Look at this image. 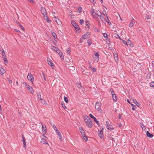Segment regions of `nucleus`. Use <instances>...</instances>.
Listing matches in <instances>:
<instances>
[{
    "mask_svg": "<svg viewBox=\"0 0 154 154\" xmlns=\"http://www.w3.org/2000/svg\"><path fill=\"white\" fill-rule=\"evenodd\" d=\"M71 24L74 27L77 32L79 33L80 32V28L78 24L75 21L72 20L71 21Z\"/></svg>",
    "mask_w": 154,
    "mask_h": 154,
    "instance_id": "obj_1",
    "label": "nucleus"
},
{
    "mask_svg": "<svg viewBox=\"0 0 154 154\" xmlns=\"http://www.w3.org/2000/svg\"><path fill=\"white\" fill-rule=\"evenodd\" d=\"M87 118H88L85 119V121L87 123V126L90 128H91L93 126L92 120L88 117H87Z\"/></svg>",
    "mask_w": 154,
    "mask_h": 154,
    "instance_id": "obj_2",
    "label": "nucleus"
},
{
    "mask_svg": "<svg viewBox=\"0 0 154 154\" xmlns=\"http://www.w3.org/2000/svg\"><path fill=\"white\" fill-rule=\"evenodd\" d=\"M101 105L102 103L101 102H97L96 103V105L95 106V109L97 110L100 113H102L103 111L101 109Z\"/></svg>",
    "mask_w": 154,
    "mask_h": 154,
    "instance_id": "obj_3",
    "label": "nucleus"
},
{
    "mask_svg": "<svg viewBox=\"0 0 154 154\" xmlns=\"http://www.w3.org/2000/svg\"><path fill=\"white\" fill-rule=\"evenodd\" d=\"M27 77L28 80L29 81L32 83L34 80V78L32 75L31 73H29Z\"/></svg>",
    "mask_w": 154,
    "mask_h": 154,
    "instance_id": "obj_4",
    "label": "nucleus"
},
{
    "mask_svg": "<svg viewBox=\"0 0 154 154\" xmlns=\"http://www.w3.org/2000/svg\"><path fill=\"white\" fill-rule=\"evenodd\" d=\"M92 10L93 11V12H92L91 11V15L92 16H93V18L95 19L96 20L98 21V20L99 19L98 17L96 15L94 14V13H95V14H96V13L94 11V9H92Z\"/></svg>",
    "mask_w": 154,
    "mask_h": 154,
    "instance_id": "obj_5",
    "label": "nucleus"
},
{
    "mask_svg": "<svg viewBox=\"0 0 154 154\" xmlns=\"http://www.w3.org/2000/svg\"><path fill=\"white\" fill-rule=\"evenodd\" d=\"M80 131L82 135V137H86V140H88V138L85 135V133L84 130L82 128H79Z\"/></svg>",
    "mask_w": 154,
    "mask_h": 154,
    "instance_id": "obj_6",
    "label": "nucleus"
},
{
    "mask_svg": "<svg viewBox=\"0 0 154 154\" xmlns=\"http://www.w3.org/2000/svg\"><path fill=\"white\" fill-rule=\"evenodd\" d=\"M106 127L107 128L110 130H112L114 129V128L111 125H109V122L108 121H107L106 122Z\"/></svg>",
    "mask_w": 154,
    "mask_h": 154,
    "instance_id": "obj_7",
    "label": "nucleus"
},
{
    "mask_svg": "<svg viewBox=\"0 0 154 154\" xmlns=\"http://www.w3.org/2000/svg\"><path fill=\"white\" fill-rule=\"evenodd\" d=\"M47 61L48 64L50 65L52 68L54 69L55 66L52 63V60L50 58H48L47 59Z\"/></svg>",
    "mask_w": 154,
    "mask_h": 154,
    "instance_id": "obj_8",
    "label": "nucleus"
},
{
    "mask_svg": "<svg viewBox=\"0 0 154 154\" xmlns=\"http://www.w3.org/2000/svg\"><path fill=\"white\" fill-rule=\"evenodd\" d=\"M57 53H58L59 56H60L61 59L62 60H64V56L63 55V54L62 53V52L59 49L57 51H56Z\"/></svg>",
    "mask_w": 154,
    "mask_h": 154,
    "instance_id": "obj_9",
    "label": "nucleus"
},
{
    "mask_svg": "<svg viewBox=\"0 0 154 154\" xmlns=\"http://www.w3.org/2000/svg\"><path fill=\"white\" fill-rule=\"evenodd\" d=\"M103 128L98 133V135L100 137L101 139H102L103 137Z\"/></svg>",
    "mask_w": 154,
    "mask_h": 154,
    "instance_id": "obj_10",
    "label": "nucleus"
},
{
    "mask_svg": "<svg viewBox=\"0 0 154 154\" xmlns=\"http://www.w3.org/2000/svg\"><path fill=\"white\" fill-rule=\"evenodd\" d=\"M41 12L42 14L44 16L47 15V12L45 8L42 7L41 8Z\"/></svg>",
    "mask_w": 154,
    "mask_h": 154,
    "instance_id": "obj_11",
    "label": "nucleus"
},
{
    "mask_svg": "<svg viewBox=\"0 0 154 154\" xmlns=\"http://www.w3.org/2000/svg\"><path fill=\"white\" fill-rule=\"evenodd\" d=\"M51 33L52 36L54 37V40L56 42H57V39H56L57 38V36L56 34L54 31H53L52 30H51Z\"/></svg>",
    "mask_w": 154,
    "mask_h": 154,
    "instance_id": "obj_12",
    "label": "nucleus"
},
{
    "mask_svg": "<svg viewBox=\"0 0 154 154\" xmlns=\"http://www.w3.org/2000/svg\"><path fill=\"white\" fill-rule=\"evenodd\" d=\"M54 17L55 19V21L57 24L60 25L62 24V22L59 19L57 18L55 16H54Z\"/></svg>",
    "mask_w": 154,
    "mask_h": 154,
    "instance_id": "obj_13",
    "label": "nucleus"
},
{
    "mask_svg": "<svg viewBox=\"0 0 154 154\" xmlns=\"http://www.w3.org/2000/svg\"><path fill=\"white\" fill-rule=\"evenodd\" d=\"M90 35V33L89 32H87L85 34L83 35L82 37L84 39H86L88 38Z\"/></svg>",
    "mask_w": 154,
    "mask_h": 154,
    "instance_id": "obj_14",
    "label": "nucleus"
},
{
    "mask_svg": "<svg viewBox=\"0 0 154 154\" xmlns=\"http://www.w3.org/2000/svg\"><path fill=\"white\" fill-rule=\"evenodd\" d=\"M47 139H45V138H42L41 139V143H45L47 144L48 145V143L47 141Z\"/></svg>",
    "mask_w": 154,
    "mask_h": 154,
    "instance_id": "obj_15",
    "label": "nucleus"
},
{
    "mask_svg": "<svg viewBox=\"0 0 154 154\" xmlns=\"http://www.w3.org/2000/svg\"><path fill=\"white\" fill-rule=\"evenodd\" d=\"M22 138L23 142V147L25 149H26V139L23 134L22 135Z\"/></svg>",
    "mask_w": 154,
    "mask_h": 154,
    "instance_id": "obj_16",
    "label": "nucleus"
},
{
    "mask_svg": "<svg viewBox=\"0 0 154 154\" xmlns=\"http://www.w3.org/2000/svg\"><path fill=\"white\" fill-rule=\"evenodd\" d=\"M135 21V20L134 19H132L129 24V26L131 27H132L134 24Z\"/></svg>",
    "mask_w": 154,
    "mask_h": 154,
    "instance_id": "obj_17",
    "label": "nucleus"
},
{
    "mask_svg": "<svg viewBox=\"0 0 154 154\" xmlns=\"http://www.w3.org/2000/svg\"><path fill=\"white\" fill-rule=\"evenodd\" d=\"M44 20H46L48 23H51V20L49 19V18L47 16V15L44 16Z\"/></svg>",
    "mask_w": 154,
    "mask_h": 154,
    "instance_id": "obj_18",
    "label": "nucleus"
},
{
    "mask_svg": "<svg viewBox=\"0 0 154 154\" xmlns=\"http://www.w3.org/2000/svg\"><path fill=\"white\" fill-rule=\"evenodd\" d=\"M146 134L147 137L149 138H152L153 136V135L152 134L150 133L149 131H147L146 132Z\"/></svg>",
    "mask_w": 154,
    "mask_h": 154,
    "instance_id": "obj_19",
    "label": "nucleus"
},
{
    "mask_svg": "<svg viewBox=\"0 0 154 154\" xmlns=\"http://www.w3.org/2000/svg\"><path fill=\"white\" fill-rule=\"evenodd\" d=\"M5 72V70L2 67H0V74L2 75Z\"/></svg>",
    "mask_w": 154,
    "mask_h": 154,
    "instance_id": "obj_20",
    "label": "nucleus"
},
{
    "mask_svg": "<svg viewBox=\"0 0 154 154\" xmlns=\"http://www.w3.org/2000/svg\"><path fill=\"white\" fill-rule=\"evenodd\" d=\"M95 55L96 56V57H95V60L98 61L99 60V54L97 52L95 54Z\"/></svg>",
    "mask_w": 154,
    "mask_h": 154,
    "instance_id": "obj_21",
    "label": "nucleus"
},
{
    "mask_svg": "<svg viewBox=\"0 0 154 154\" xmlns=\"http://www.w3.org/2000/svg\"><path fill=\"white\" fill-rule=\"evenodd\" d=\"M27 89H28V90L29 91H30L31 93H33L34 92V91L33 90V89L32 88V87L29 86V87H28Z\"/></svg>",
    "mask_w": 154,
    "mask_h": 154,
    "instance_id": "obj_22",
    "label": "nucleus"
},
{
    "mask_svg": "<svg viewBox=\"0 0 154 154\" xmlns=\"http://www.w3.org/2000/svg\"><path fill=\"white\" fill-rule=\"evenodd\" d=\"M112 97L113 100L115 102H116L117 100V97L116 94H113V95L112 96Z\"/></svg>",
    "mask_w": 154,
    "mask_h": 154,
    "instance_id": "obj_23",
    "label": "nucleus"
},
{
    "mask_svg": "<svg viewBox=\"0 0 154 154\" xmlns=\"http://www.w3.org/2000/svg\"><path fill=\"white\" fill-rule=\"evenodd\" d=\"M128 44L130 45L131 47H133L134 46V45L133 44H132L131 42L129 40V39H128Z\"/></svg>",
    "mask_w": 154,
    "mask_h": 154,
    "instance_id": "obj_24",
    "label": "nucleus"
},
{
    "mask_svg": "<svg viewBox=\"0 0 154 154\" xmlns=\"http://www.w3.org/2000/svg\"><path fill=\"white\" fill-rule=\"evenodd\" d=\"M98 11L100 13V16L99 17L100 18V19L102 21H105V19L104 18V17L101 15V13L99 11Z\"/></svg>",
    "mask_w": 154,
    "mask_h": 154,
    "instance_id": "obj_25",
    "label": "nucleus"
},
{
    "mask_svg": "<svg viewBox=\"0 0 154 154\" xmlns=\"http://www.w3.org/2000/svg\"><path fill=\"white\" fill-rule=\"evenodd\" d=\"M51 48L56 51H57L59 49L58 48H56L53 45H52L51 46Z\"/></svg>",
    "mask_w": 154,
    "mask_h": 154,
    "instance_id": "obj_26",
    "label": "nucleus"
},
{
    "mask_svg": "<svg viewBox=\"0 0 154 154\" xmlns=\"http://www.w3.org/2000/svg\"><path fill=\"white\" fill-rule=\"evenodd\" d=\"M2 57L3 58V59L5 62V64H6L8 63V61L6 56H5Z\"/></svg>",
    "mask_w": 154,
    "mask_h": 154,
    "instance_id": "obj_27",
    "label": "nucleus"
},
{
    "mask_svg": "<svg viewBox=\"0 0 154 154\" xmlns=\"http://www.w3.org/2000/svg\"><path fill=\"white\" fill-rule=\"evenodd\" d=\"M51 124L55 131H58V129L54 123H51Z\"/></svg>",
    "mask_w": 154,
    "mask_h": 154,
    "instance_id": "obj_28",
    "label": "nucleus"
},
{
    "mask_svg": "<svg viewBox=\"0 0 154 154\" xmlns=\"http://www.w3.org/2000/svg\"><path fill=\"white\" fill-rule=\"evenodd\" d=\"M61 105L63 107V108L65 109L66 110L67 109L65 105V103H64V102L63 101H62L61 103Z\"/></svg>",
    "mask_w": 154,
    "mask_h": 154,
    "instance_id": "obj_29",
    "label": "nucleus"
},
{
    "mask_svg": "<svg viewBox=\"0 0 154 154\" xmlns=\"http://www.w3.org/2000/svg\"><path fill=\"white\" fill-rule=\"evenodd\" d=\"M134 103H135L137 106L139 107L140 106V103L137 101L136 100H133Z\"/></svg>",
    "mask_w": 154,
    "mask_h": 154,
    "instance_id": "obj_30",
    "label": "nucleus"
},
{
    "mask_svg": "<svg viewBox=\"0 0 154 154\" xmlns=\"http://www.w3.org/2000/svg\"><path fill=\"white\" fill-rule=\"evenodd\" d=\"M42 125V131L44 132L45 133L46 132V127H44L43 125L41 123Z\"/></svg>",
    "mask_w": 154,
    "mask_h": 154,
    "instance_id": "obj_31",
    "label": "nucleus"
},
{
    "mask_svg": "<svg viewBox=\"0 0 154 154\" xmlns=\"http://www.w3.org/2000/svg\"><path fill=\"white\" fill-rule=\"evenodd\" d=\"M68 68L69 70H71L72 71H73L75 69V68L73 66H69L68 67Z\"/></svg>",
    "mask_w": 154,
    "mask_h": 154,
    "instance_id": "obj_32",
    "label": "nucleus"
},
{
    "mask_svg": "<svg viewBox=\"0 0 154 154\" xmlns=\"http://www.w3.org/2000/svg\"><path fill=\"white\" fill-rule=\"evenodd\" d=\"M131 105L132 106V109L133 110H134L136 109L137 107L134 105L131 104Z\"/></svg>",
    "mask_w": 154,
    "mask_h": 154,
    "instance_id": "obj_33",
    "label": "nucleus"
},
{
    "mask_svg": "<svg viewBox=\"0 0 154 154\" xmlns=\"http://www.w3.org/2000/svg\"><path fill=\"white\" fill-rule=\"evenodd\" d=\"M17 24L20 27L21 29L23 30L24 31V29L23 27V26L19 22H18L17 23Z\"/></svg>",
    "mask_w": 154,
    "mask_h": 154,
    "instance_id": "obj_34",
    "label": "nucleus"
},
{
    "mask_svg": "<svg viewBox=\"0 0 154 154\" xmlns=\"http://www.w3.org/2000/svg\"><path fill=\"white\" fill-rule=\"evenodd\" d=\"M37 96L38 99L39 100H42V98H41V95L40 93H39L37 94Z\"/></svg>",
    "mask_w": 154,
    "mask_h": 154,
    "instance_id": "obj_35",
    "label": "nucleus"
},
{
    "mask_svg": "<svg viewBox=\"0 0 154 154\" xmlns=\"http://www.w3.org/2000/svg\"><path fill=\"white\" fill-rule=\"evenodd\" d=\"M106 18L107 19V20H106V22L108 23L109 24V25H111L112 24L109 21V20L108 18V16H106Z\"/></svg>",
    "mask_w": 154,
    "mask_h": 154,
    "instance_id": "obj_36",
    "label": "nucleus"
},
{
    "mask_svg": "<svg viewBox=\"0 0 154 154\" xmlns=\"http://www.w3.org/2000/svg\"><path fill=\"white\" fill-rule=\"evenodd\" d=\"M64 100L65 101L66 103H68V102H69L67 98L66 97L64 96Z\"/></svg>",
    "mask_w": 154,
    "mask_h": 154,
    "instance_id": "obj_37",
    "label": "nucleus"
},
{
    "mask_svg": "<svg viewBox=\"0 0 154 154\" xmlns=\"http://www.w3.org/2000/svg\"><path fill=\"white\" fill-rule=\"evenodd\" d=\"M94 121L97 123L98 126H100L99 121L97 120V119L96 118L94 119Z\"/></svg>",
    "mask_w": 154,
    "mask_h": 154,
    "instance_id": "obj_38",
    "label": "nucleus"
},
{
    "mask_svg": "<svg viewBox=\"0 0 154 154\" xmlns=\"http://www.w3.org/2000/svg\"><path fill=\"white\" fill-rule=\"evenodd\" d=\"M82 7H80L78 10V11H79V13H80L82 12Z\"/></svg>",
    "mask_w": 154,
    "mask_h": 154,
    "instance_id": "obj_39",
    "label": "nucleus"
},
{
    "mask_svg": "<svg viewBox=\"0 0 154 154\" xmlns=\"http://www.w3.org/2000/svg\"><path fill=\"white\" fill-rule=\"evenodd\" d=\"M87 43L88 44V45H90L92 44V42L91 39H90L89 40H88V41Z\"/></svg>",
    "mask_w": 154,
    "mask_h": 154,
    "instance_id": "obj_40",
    "label": "nucleus"
},
{
    "mask_svg": "<svg viewBox=\"0 0 154 154\" xmlns=\"http://www.w3.org/2000/svg\"><path fill=\"white\" fill-rule=\"evenodd\" d=\"M2 57H4L5 56H6L5 53L4 52V50H3V51H2Z\"/></svg>",
    "mask_w": 154,
    "mask_h": 154,
    "instance_id": "obj_41",
    "label": "nucleus"
},
{
    "mask_svg": "<svg viewBox=\"0 0 154 154\" xmlns=\"http://www.w3.org/2000/svg\"><path fill=\"white\" fill-rule=\"evenodd\" d=\"M102 14L104 16L106 15V16H107V14H106V11L105 10H103V11Z\"/></svg>",
    "mask_w": 154,
    "mask_h": 154,
    "instance_id": "obj_42",
    "label": "nucleus"
},
{
    "mask_svg": "<svg viewBox=\"0 0 154 154\" xmlns=\"http://www.w3.org/2000/svg\"><path fill=\"white\" fill-rule=\"evenodd\" d=\"M91 69L93 72H95L96 71V69L95 67H92Z\"/></svg>",
    "mask_w": 154,
    "mask_h": 154,
    "instance_id": "obj_43",
    "label": "nucleus"
},
{
    "mask_svg": "<svg viewBox=\"0 0 154 154\" xmlns=\"http://www.w3.org/2000/svg\"><path fill=\"white\" fill-rule=\"evenodd\" d=\"M150 86L152 87H154V82H151L150 83Z\"/></svg>",
    "mask_w": 154,
    "mask_h": 154,
    "instance_id": "obj_44",
    "label": "nucleus"
},
{
    "mask_svg": "<svg viewBox=\"0 0 154 154\" xmlns=\"http://www.w3.org/2000/svg\"><path fill=\"white\" fill-rule=\"evenodd\" d=\"M111 90H112V91H111V94H112V96L113 95V94H115L114 91H113V89L112 88H111L110 89V91H111Z\"/></svg>",
    "mask_w": 154,
    "mask_h": 154,
    "instance_id": "obj_45",
    "label": "nucleus"
},
{
    "mask_svg": "<svg viewBox=\"0 0 154 154\" xmlns=\"http://www.w3.org/2000/svg\"><path fill=\"white\" fill-rule=\"evenodd\" d=\"M86 22V26H87L89 28V25L88 24L89 23V21L88 20L86 21H85Z\"/></svg>",
    "mask_w": 154,
    "mask_h": 154,
    "instance_id": "obj_46",
    "label": "nucleus"
},
{
    "mask_svg": "<svg viewBox=\"0 0 154 154\" xmlns=\"http://www.w3.org/2000/svg\"><path fill=\"white\" fill-rule=\"evenodd\" d=\"M71 52V51L70 49L69 48L67 50L66 53L67 54H70Z\"/></svg>",
    "mask_w": 154,
    "mask_h": 154,
    "instance_id": "obj_47",
    "label": "nucleus"
},
{
    "mask_svg": "<svg viewBox=\"0 0 154 154\" xmlns=\"http://www.w3.org/2000/svg\"><path fill=\"white\" fill-rule=\"evenodd\" d=\"M89 116L91 118L93 119H94L96 118L94 117L91 114H89Z\"/></svg>",
    "mask_w": 154,
    "mask_h": 154,
    "instance_id": "obj_48",
    "label": "nucleus"
},
{
    "mask_svg": "<svg viewBox=\"0 0 154 154\" xmlns=\"http://www.w3.org/2000/svg\"><path fill=\"white\" fill-rule=\"evenodd\" d=\"M41 100V102L42 104H45L46 103V102L43 99H42V100Z\"/></svg>",
    "mask_w": 154,
    "mask_h": 154,
    "instance_id": "obj_49",
    "label": "nucleus"
},
{
    "mask_svg": "<svg viewBox=\"0 0 154 154\" xmlns=\"http://www.w3.org/2000/svg\"><path fill=\"white\" fill-rule=\"evenodd\" d=\"M23 84H25L26 87L27 88H28V87L29 86V85L27 84L26 83V82H23Z\"/></svg>",
    "mask_w": 154,
    "mask_h": 154,
    "instance_id": "obj_50",
    "label": "nucleus"
},
{
    "mask_svg": "<svg viewBox=\"0 0 154 154\" xmlns=\"http://www.w3.org/2000/svg\"><path fill=\"white\" fill-rule=\"evenodd\" d=\"M103 36L105 38H108V35L106 33H104L103 34Z\"/></svg>",
    "mask_w": 154,
    "mask_h": 154,
    "instance_id": "obj_51",
    "label": "nucleus"
},
{
    "mask_svg": "<svg viewBox=\"0 0 154 154\" xmlns=\"http://www.w3.org/2000/svg\"><path fill=\"white\" fill-rule=\"evenodd\" d=\"M114 36L116 38H118L119 37V35L116 33H115L114 34Z\"/></svg>",
    "mask_w": 154,
    "mask_h": 154,
    "instance_id": "obj_52",
    "label": "nucleus"
},
{
    "mask_svg": "<svg viewBox=\"0 0 154 154\" xmlns=\"http://www.w3.org/2000/svg\"><path fill=\"white\" fill-rule=\"evenodd\" d=\"M56 131V132L57 134L58 135V136L60 135H61L60 133L58 130L57 131Z\"/></svg>",
    "mask_w": 154,
    "mask_h": 154,
    "instance_id": "obj_53",
    "label": "nucleus"
},
{
    "mask_svg": "<svg viewBox=\"0 0 154 154\" xmlns=\"http://www.w3.org/2000/svg\"><path fill=\"white\" fill-rule=\"evenodd\" d=\"M107 39H106V42L108 44H109L110 43V39H108V38Z\"/></svg>",
    "mask_w": 154,
    "mask_h": 154,
    "instance_id": "obj_54",
    "label": "nucleus"
},
{
    "mask_svg": "<svg viewBox=\"0 0 154 154\" xmlns=\"http://www.w3.org/2000/svg\"><path fill=\"white\" fill-rule=\"evenodd\" d=\"M84 22V21L82 20V19H81L80 20V23L81 24H82V23H83Z\"/></svg>",
    "mask_w": 154,
    "mask_h": 154,
    "instance_id": "obj_55",
    "label": "nucleus"
},
{
    "mask_svg": "<svg viewBox=\"0 0 154 154\" xmlns=\"http://www.w3.org/2000/svg\"><path fill=\"white\" fill-rule=\"evenodd\" d=\"M42 75L44 77V79L45 81L46 80V79L45 73H42Z\"/></svg>",
    "mask_w": 154,
    "mask_h": 154,
    "instance_id": "obj_56",
    "label": "nucleus"
},
{
    "mask_svg": "<svg viewBox=\"0 0 154 154\" xmlns=\"http://www.w3.org/2000/svg\"><path fill=\"white\" fill-rule=\"evenodd\" d=\"M122 41H123V42L124 44L125 45H128V44H127V42L126 41H125L124 40H122Z\"/></svg>",
    "mask_w": 154,
    "mask_h": 154,
    "instance_id": "obj_57",
    "label": "nucleus"
},
{
    "mask_svg": "<svg viewBox=\"0 0 154 154\" xmlns=\"http://www.w3.org/2000/svg\"><path fill=\"white\" fill-rule=\"evenodd\" d=\"M59 138L60 140L61 141H62L63 139H62V137L61 135H60L59 136Z\"/></svg>",
    "mask_w": 154,
    "mask_h": 154,
    "instance_id": "obj_58",
    "label": "nucleus"
},
{
    "mask_svg": "<svg viewBox=\"0 0 154 154\" xmlns=\"http://www.w3.org/2000/svg\"><path fill=\"white\" fill-rule=\"evenodd\" d=\"M78 88H81L82 87L81 84H78Z\"/></svg>",
    "mask_w": 154,
    "mask_h": 154,
    "instance_id": "obj_59",
    "label": "nucleus"
},
{
    "mask_svg": "<svg viewBox=\"0 0 154 154\" xmlns=\"http://www.w3.org/2000/svg\"><path fill=\"white\" fill-rule=\"evenodd\" d=\"M142 128L143 130L144 131H145L146 129L145 127L144 126L142 127Z\"/></svg>",
    "mask_w": 154,
    "mask_h": 154,
    "instance_id": "obj_60",
    "label": "nucleus"
},
{
    "mask_svg": "<svg viewBox=\"0 0 154 154\" xmlns=\"http://www.w3.org/2000/svg\"><path fill=\"white\" fill-rule=\"evenodd\" d=\"M8 81L9 82L10 84L12 83V80L11 79H9L8 80Z\"/></svg>",
    "mask_w": 154,
    "mask_h": 154,
    "instance_id": "obj_61",
    "label": "nucleus"
},
{
    "mask_svg": "<svg viewBox=\"0 0 154 154\" xmlns=\"http://www.w3.org/2000/svg\"><path fill=\"white\" fill-rule=\"evenodd\" d=\"M89 68L90 69H91L92 67L91 66V63H90L89 64Z\"/></svg>",
    "mask_w": 154,
    "mask_h": 154,
    "instance_id": "obj_62",
    "label": "nucleus"
},
{
    "mask_svg": "<svg viewBox=\"0 0 154 154\" xmlns=\"http://www.w3.org/2000/svg\"><path fill=\"white\" fill-rule=\"evenodd\" d=\"M42 138H45V139H48L44 135H42Z\"/></svg>",
    "mask_w": 154,
    "mask_h": 154,
    "instance_id": "obj_63",
    "label": "nucleus"
},
{
    "mask_svg": "<svg viewBox=\"0 0 154 154\" xmlns=\"http://www.w3.org/2000/svg\"><path fill=\"white\" fill-rule=\"evenodd\" d=\"M152 66L154 67V61H152Z\"/></svg>",
    "mask_w": 154,
    "mask_h": 154,
    "instance_id": "obj_64",
    "label": "nucleus"
}]
</instances>
